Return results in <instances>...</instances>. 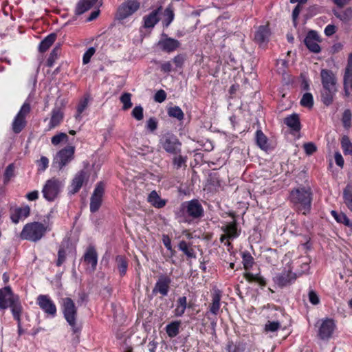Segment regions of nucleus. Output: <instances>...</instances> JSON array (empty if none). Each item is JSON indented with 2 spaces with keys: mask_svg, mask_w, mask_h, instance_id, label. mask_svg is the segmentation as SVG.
I'll list each match as a JSON object with an SVG mask.
<instances>
[{
  "mask_svg": "<svg viewBox=\"0 0 352 352\" xmlns=\"http://www.w3.org/2000/svg\"><path fill=\"white\" fill-rule=\"evenodd\" d=\"M49 160L46 157H41L38 162L39 170L44 171L48 166Z\"/></svg>",
  "mask_w": 352,
  "mask_h": 352,
  "instance_id": "61",
  "label": "nucleus"
},
{
  "mask_svg": "<svg viewBox=\"0 0 352 352\" xmlns=\"http://www.w3.org/2000/svg\"><path fill=\"white\" fill-rule=\"evenodd\" d=\"M171 282V278L168 276L161 274L153 289V294L160 293L162 296H166L168 294Z\"/></svg>",
  "mask_w": 352,
  "mask_h": 352,
  "instance_id": "14",
  "label": "nucleus"
},
{
  "mask_svg": "<svg viewBox=\"0 0 352 352\" xmlns=\"http://www.w3.org/2000/svg\"><path fill=\"white\" fill-rule=\"evenodd\" d=\"M174 155L175 157L173 159V164L177 169H179L182 166H186V157L181 155L180 153Z\"/></svg>",
  "mask_w": 352,
  "mask_h": 352,
  "instance_id": "46",
  "label": "nucleus"
},
{
  "mask_svg": "<svg viewBox=\"0 0 352 352\" xmlns=\"http://www.w3.org/2000/svg\"><path fill=\"white\" fill-rule=\"evenodd\" d=\"M313 199V193L310 187L300 186L292 189L289 200L295 210L304 215L310 213Z\"/></svg>",
  "mask_w": 352,
  "mask_h": 352,
  "instance_id": "1",
  "label": "nucleus"
},
{
  "mask_svg": "<svg viewBox=\"0 0 352 352\" xmlns=\"http://www.w3.org/2000/svg\"><path fill=\"white\" fill-rule=\"evenodd\" d=\"M284 124L294 131L298 132L300 129V122L297 113H293L286 117L284 119Z\"/></svg>",
  "mask_w": 352,
  "mask_h": 352,
  "instance_id": "27",
  "label": "nucleus"
},
{
  "mask_svg": "<svg viewBox=\"0 0 352 352\" xmlns=\"http://www.w3.org/2000/svg\"><path fill=\"white\" fill-rule=\"evenodd\" d=\"M309 302L314 305H316L320 302V299H319L318 296L313 290H311L309 292Z\"/></svg>",
  "mask_w": 352,
  "mask_h": 352,
  "instance_id": "60",
  "label": "nucleus"
},
{
  "mask_svg": "<svg viewBox=\"0 0 352 352\" xmlns=\"http://www.w3.org/2000/svg\"><path fill=\"white\" fill-rule=\"evenodd\" d=\"M303 148L307 155H311L317 150L316 146L313 142H307L303 144Z\"/></svg>",
  "mask_w": 352,
  "mask_h": 352,
  "instance_id": "56",
  "label": "nucleus"
},
{
  "mask_svg": "<svg viewBox=\"0 0 352 352\" xmlns=\"http://www.w3.org/2000/svg\"><path fill=\"white\" fill-rule=\"evenodd\" d=\"M82 260L88 266L87 270L89 272L92 273L96 270L98 263V254L94 247L89 246L87 249Z\"/></svg>",
  "mask_w": 352,
  "mask_h": 352,
  "instance_id": "15",
  "label": "nucleus"
},
{
  "mask_svg": "<svg viewBox=\"0 0 352 352\" xmlns=\"http://www.w3.org/2000/svg\"><path fill=\"white\" fill-rule=\"evenodd\" d=\"M162 36L164 38H161L158 41L157 45L162 51L170 53L179 47L180 42L178 40L168 37L167 35L164 33Z\"/></svg>",
  "mask_w": 352,
  "mask_h": 352,
  "instance_id": "16",
  "label": "nucleus"
},
{
  "mask_svg": "<svg viewBox=\"0 0 352 352\" xmlns=\"http://www.w3.org/2000/svg\"><path fill=\"white\" fill-rule=\"evenodd\" d=\"M63 119V113L58 108H54L52 111V116L48 124V130H51L58 126Z\"/></svg>",
  "mask_w": 352,
  "mask_h": 352,
  "instance_id": "26",
  "label": "nucleus"
},
{
  "mask_svg": "<svg viewBox=\"0 0 352 352\" xmlns=\"http://www.w3.org/2000/svg\"><path fill=\"white\" fill-rule=\"evenodd\" d=\"M30 105L28 102H25L21 109L15 116L12 127L15 133H19L26 124L25 117L30 111Z\"/></svg>",
  "mask_w": 352,
  "mask_h": 352,
  "instance_id": "9",
  "label": "nucleus"
},
{
  "mask_svg": "<svg viewBox=\"0 0 352 352\" xmlns=\"http://www.w3.org/2000/svg\"><path fill=\"white\" fill-rule=\"evenodd\" d=\"M270 30L266 26H260L254 35L255 41L261 46L265 44L270 37Z\"/></svg>",
  "mask_w": 352,
  "mask_h": 352,
  "instance_id": "24",
  "label": "nucleus"
},
{
  "mask_svg": "<svg viewBox=\"0 0 352 352\" xmlns=\"http://www.w3.org/2000/svg\"><path fill=\"white\" fill-rule=\"evenodd\" d=\"M140 8V3L136 0H128L122 3L118 9L117 19L123 20L135 13Z\"/></svg>",
  "mask_w": 352,
  "mask_h": 352,
  "instance_id": "10",
  "label": "nucleus"
},
{
  "mask_svg": "<svg viewBox=\"0 0 352 352\" xmlns=\"http://www.w3.org/2000/svg\"><path fill=\"white\" fill-rule=\"evenodd\" d=\"M256 142L262 150L267 151L269 148L268 139L261 130H257L255 135Z\"/></svg>",
  "mask_w": 352,
  "mask_h": 352,
  "instance_id": "30",
  "label": "nucleus"
},
{
  "mask_svg": "<svg viewBox=\"0 0 352 352\" xmlns=\"http://www.w3.org/2000/svg\"><path fill=\"white\" fill-rule=\"evenodd\" d=\"M336 327L333 320L330 318L322 320L318 327V337L323 340H329L331 338Z\"/></svg>",
  "mask_w": 352,
  "mask_h": 352,
  "instance_id": "13",
  "label": "nucleus"
},
{
  "mask_svg": "<svg viewBox=\"0 0 352 352\" xmlns=\"http://www.w3.org/2000/svg\"><path fill=\"white\" fill-rule=\"evenodd\" d=\"M185 59V56L184 54H177L173 58V62L175 65V69L183 67Z\"/></svg>",
  "mask_w": 352,
  "mask_h": 352,
  "instance_id": "55",
  "label": "nucleus"
},
{
  "mask_svg": "<svg viewBox=\"0 0 352 352\" xmlns=\"http://www.w3.org/2000/svg\"><path fill=\"white\" fill-rule=\"evenodd\" d=\"M116 267L119 271L120 275L123 276L126 274L128 262L124 256L118 255L116 258Z\"/></svg>",
  "mask_w": 352,
  "mask_h": 352,
  "instance_id": "34",
  "label": "nucleus"
},
{
  "mask_svg": "<svg viewBox=\"0 0 352 352\" xmlns=\"http://www.w3.org/2000/svg\"><path fill=\"white\" fill-rule=\"evenodd\" d=\"M352 78V67L346 66L344 75L343 82H349Z\"/></svg>",
  "mask_w": 352,
  "mask_h": 352,
  "instance_id": "63",
  "label": "nucleus"
},
{
  "mask_svg": "<svg viewBox=\"0 0 352 352\" xmlns=\"http://www.w3.org/2000/svg\"><path fill=\"white\" fill-rule=\"evenodd\" d=\"M179 250L182 251L188 258H195V254L193 249L188 247L185 241H181L178 245Z\"/></svg>",
  "mask_w": 352,
  "mask_h": 352,
  "instance_id": "42",
  "label": "nucleus"
},
{
  "mask_svg": "<svg viewBox=\"0 0 352 352\" xmlns=\"http://www.w3.org/2000/svg\"><path fill=\"white\" fill-rule=\"evenodd\" d=\"M301 106L311 109L314 106V98L311 93H305L303 94L300 102Z\"/></svg>",
  "mask_w": 352,
  "mask_h": 352,
  "instance_id": "43",
  "label": "nucleus"
},
{
  "mask_svg": "<svg viewBox=\"0 0 352 352\" xmlns=\"http://www.w3.org/2000/svg\"><path fill=\"white\" fill-rule=\"evenodd\" d=\"M162 10V7L153 10L151 13L143 17V27L146 29H152L159 22V14Z\"/></svg>",
  "mask_w": 352,
  "mask_h": 352,
  "instance_id": "21",
  "label": "nucleus"
},
{
  "mask_svg": "<svg viewBox=\"0 0 352 352\" xmlns=\"http://www.w3.org/2000/svg\"><path fill=\"white\" fill-rule=\"evenodd\" d=\"M221 230L228 235L229 239H234L238 237L239 235V233L237 231L236 223L235 221L222 226Z\"/></svg>",
  "mask_w": 352,
  "mask_h": 352,
  "instance_id": "31",
  "label": "nucleus"
},
{
  "mask_svg": "<svg viewBox=\"0 0 352 352\" xmlns=\"http://www.w3.org/2000/svg\"><path fill=\"white\" fill-rule=\"evenodd\" d=\"M104 192V184L100 182L97 184L90 198V211L92 213L97 212L102 202V197Z\"/></svg>",
  "mask_w": 352,
  "mask_h": 352,
  "instance_id": "12",
  "label": "nucleus"
},
{
  "mask_svg": "<svg viewBox=\"0 0 352 352\" xmlns=\"http://www.w3.org/2000/svg\"><path fill=\"white\" fill-rule=\"evenodd\" d=\"M147 201L157 208H162L165 206L166 204V200L161 199L155 190H153L149 193Z\"/></svg>",
  "mask_w": 352,
  "mask_h": 352,
  "instance_id": "28",
  "label": "nucleus"
},
{
  "mask_svg": "<svg viewBox=\"0 0 352 352\" xmlns=\"http://www.w3.org/2000/svg\"><path fill=\"white\" fill-rule=\"evenodd\" d=\"M341 147L344 155H352V142L348 136L344 135L342 138Z\"/></svg>",
  "mask_w": 352,
  "mask_h": 352,
  "instance_id": "40",
  "label": "nucleus"
},
{
  "mask_svg": "<svg viewBox=\"0 0 352 352\" xmlns=\"http://www.w3.org/2000/svg\"><path fill=\"white\" fill-rule=\"evenodd\" d=\"M74 151V147L72 146H67L59 151L54 158V166L58 169H62L73 159Z\"/></svg>",
  "mask_w": 352,
  "mask_h": 352,
  "instance_id": "8",
  "label": "nucleus"
},
{
  "mask_svg": "<svg viewBox=\"0 0 352 352\" xmlns=\"http://www.w3.org/2000/svg\"><path fill=\"white\" fill-rule=\"evenodd\" d=\"M144 109L141 105L135 106L131 112L132 116L137 120H142L144 118Z\"/></svg>",
  "mask_w": 352,
  "mask_h": 352,
  "instance_id": "51",
  "label": "nucleus"
},
{
  "mask_svg": "<svg viewBox=\"0 0 352 352\" xmlns=\"http://www.w3.org/2000/svg\"><path fill=\"white\" fill-rule=\"evenodd\" d=\"M68 136L65 133H59L57 135L53 136L52 138V144L54 146L58 145L60 142H67L68 141Z\"/></svg>",
  "mask_w": 352,
  "mask_h": 352,
  "instance_id": "49",
  "label": "nucleus"
},
{
  "mask_svg": "<svg viewBox=\"0 0 352 352\" xmlns=\"http://www.w3.org/2000/svg\"><path fill=\"white\" fill-rule=\"evenodd\" d=\"M161 71L164 73H170L173 69V66L170 61L162 63L160 66Z\"/></svg>",
  "mask_w": 352,
  "mask_h": 352,
  "instance_id": "62",
  "label": "nucleus"
},
{
  "mask_svg": "<svg viewBox=\"0 0 352 352\" xmlns=\"http://www.w3.org/2000/svg\"><path fill=\"white\" fill-rule=\"evenodd\" d=\"M351 111L346 109L344 111L342 116V122L344 127H349L351 126Z\"/></svg>",
  "mask_w": 352,
  "mask_h": 352,
  "instance_id": "58",
  "label": "nucleus"
},
{
  "mask_svg": "<svg viewBox=\"0 0 352 352\" xmlns=\"http://www.w3.org/2000/svg\"><path fill=\"white\" fill-rule=\"evenodd\" d=\"M96 49L94 47H90L83 54L82 63L86 65L90 62L91 58L95 54Z\"/></svg>",
  "mask_w": 352,
  "mask_h": 352,
  "instance_id": "53",
  "label": "nucleus"
},
{
  "mask_svg": "<svg viewBox=\"0 0 352 352\" xmlns=\"http://www.w3.org/2000/svg\"><path fill=\"white\" fill-rule=\"evenodd\" d=\"M88 105V100L87 98L81 100L77 106V112L75 115V118L77 120H81V113L85 110Z\"/></svg>",
  "mask_w": 352,
  "mask_h": 352,
  "instance_id": "48",
  "label": "nucleus"
},
{
  "mask_svg": "<svg viewBox=\"0 0 352 352\" xmlns=\"http://www.w3.org/2000/svg\"><path fill=\"white\" fill-rule=\"evenodd\" d=\"M241 256L243 259V267L245 270H249L254 263V258L252 256L251 254L248 251H244L241 253Z\"/></svg>",
  "mask_w": 352,
  "mask_h": 352,
  "instance_id": "39",
  "label": "nucleus"
},
{
  "mask_svg": "<svg viewBox=\"0 0 352 352\" xmlns=\"http://www.w3.org/2000/svg\"><path fill=\"white\" fill-rule=\"evenodd\" d=\"M337 91V87L322 88L321 91V100L323 104L326 106L331 104Z\"/></svg>",
  "mask_w": 352,
  "mask_h": 352,
  "instance_id": "22",
  "label": "nucleus"
},
{
  "mask_svg": "<svg viewBox=\"0 0 352 352\" xmlns=\"http://www.w3.org/2000/svg\"><path fill=\"white\" fill-rule=\"evenodd\" d=\"M174 12L173 6L169 5L164 10V20L163 25L165 28H168L174 19Z\"/></svg>",
  "mask_w": 352,
  "mask_h": 352,
  "instance_id": "35",
  "label": "nucleus"
},
{
  "mask_svg": "<svg viewBox=\"0 0 352 352\" xmlns=\"http://www.w3.org/2000/svg\"><path fill=\"white\" fill-rule=\"evenodd\" d=\"M220 300L221 295L219 293L213 294L210 311L214 315H217L219 313L220 309Z\"/></svg>",
  "mask_w": 352,
  "mask_h": 352,
  "instance_id": "38",
  "label": "nucleus"
},
{
  "mask_svg": "<svg viewBox=\"0 0 352 352\" xmlns=\"http://www.w3.org/2000/svg\"><path fill=\"white\" fill-rule=\"evenodd\" d=\"M146 127L151 132L155 131L157 129V119L155 118H154V117L150 118L146 121Z\"/></svg>",
  "mask_w": 352,
  "mask_h": 352,
  "instance_id": "54",
  "label": "nucleus"
},
{
  "mask_svg": "<svg viewBox=\"0 0 352 352\" xmlns=\"http://www.w3.org/2000/svg\"><path fill=\"white\" fill-rule=\"evenodd\" d=\"M56 38V34L52 33L47 36L39 44L38 50L41 52H46L50 46L54 43Z\"/></svg>",
  "mask_w": 352,
  "mask_h": 352,
  "instance_id": "33",
  "label": "nucleus"
},
{
  "mask_svg": "<svg viewBox=\"0 0 352 352\" xmlns=\"http://www.w3.org/2000/svg\"><path fill=\"white\" fill-rule=\"evenodd\" d=\"M162 148L169 154L177 155L181 153L182 143L178 138L172 133H166L160 139Z\"/></svg>",
  "mask_w": 352,
  "mask_h": 352,
  "instance_id": "7",
  "label": "nucleus"
},
{
  "mask_svg": "<svg viewBox=\"0 0 352 352\" xmlns=\"http://www.w3.org/2000/svg\"><path fill=\"white\" fill-rule=\"evenodd\" d=\"M244 277L248 282H256L261 286L266 285L265 278L258 274H254L252 273L247 272L244 274Z\"/></svg>",
  "mask_w": 352,
  "mask_h": 352,
  "instance_id": "37",
  "label": "nucleus"
},
{
  "mask_svg": "<svg viewBox=\"0 0 352 352\" xmlns=\"http://www.w3.org/2000/svg\"><path fill=\"white\" fill-rule=\"evenodd\" d=\"M180 212L183 214V219L180 222L190 223L191 220L197 219L204 216V208L197 199L185 201L180 206Z\"/></svg>",
  "mask_w": 352,
  "mask_h": 352,
  "instance_id": "3",
  "label": "nucleus"
},
{
  "mask_svg": "<svg viewBox=\"0 0 352 352\" xmlns=\"http://www.w3.org/2000/svg\"><path fill=\"white\" fill-rule=\"evenodd\" d=\"M319 41V36L317 32L314 30H311L306 36L304 43L309 51L314 53H318L320 52V47L318 42Z\"/></svg>",
  "mask_w": 352,
  "mask_h": 352,
  "instance_id": "18",
  "label": "nucleus"
},
{
  "mask_svg": "<svg viewBox=\"0 0 352 352\" xmlns=\"http://www.w3.org/2000/svg\"><path fill=\"white\" fill-rule=\"evenodd\" d=\"M322 88L337 87V79L332 71L322 69L320 71Z\"/></svg>",
  "mask_w": 352,
  "mask_h": 352,
  "instance_id": "19",
  "label": "nucleus"
},
{
  "mask_svg": "<svg viewBox=\"0 0 352 352\" xmlns=\"http://www.w3.org/2000/svg\"><path fill=\"white\" fill-rule=\"evenodd\" d=\"M228 352H243L245 346L242 344H234L232 342H228L227 345Z\"/></svg>",
  "mask_w": 352,
  "mask_h": 352,
  "instance_id": "50",
  "label": "nucleus"
},
{
  "mask_svg": "<svg viewBox=\"0 0 352 352\" xmlns=\"http://www.w3.org/2000/svg\"><path fill=\"white\" fill-rule=\"evenodd\" d=\"M98 0H80L76 4L75 14L81 15L90 10Z\"/></svg>",
  "mask_w": 352,
  "mask_h": 352,
  "instance_id": "25",
  "label": "nucleus"
},
{
  "mask_svg": "<svg viewBox=\"0 0 352 352\" xmlns=\"http://www.w3.org/2000/svg\"><path fill=\"white\" fill-rule=\"evenodd\" d=\"M65 245L63 243L59 247V250L58 252V259L56 261V265L60 266L66 260V250Z\"/></svg>",
  "mask_w": 352,
  "mask_h": 352,
  "instance_id": "47",
  "label": "nucleus"
},
{
  "mask_svg": "<svg viewBox=\"0 0 352 352\" xmlns=\"http://www.w3.org/2000/svg\"><path fill=\"white\" fill-rule=\"evenodd\" d=\"M10 308L13 318L16 322L21 321L23 307L17 295H14L10 286L0 289V309Z\"/></svg>",
  "mask_w": 352,
  "mask_h": 352,
  "instance_id": "2",
  "label": "nucleus"
},
{
  "mask_svg": "<svg viewBox=\"0 0 352 352\" xmlns=\"http://www.w3.org/2000/svg\"><path fill=\"white\" fill-rule=\"evenodd\" d=\"M14 175V166L10 164L7 166L4 173V183L7 184Z\"/></svg>",
  "mask_w": 352,
  "mask_h": 352,
  "instance_id": "57",
  "label": "nucleus"
},
{
  "mask_svg": "<svg viewBox=\"0 0 352 352\" xmlns=\"http://www.w3.org/2000/svg\"><path fill=\"white\" fill-rule=\"evenodd\" d=\"M166 93L163 89H160V90L157 91L155 93V96H154L155 100L160 103L164 102L166 100Z\"/></svg>",
  "mask_w": 352,
  "mask_h": 352,
  "instance_id": "59",
  "label": "nucleus"
},
{
  "mask_svg": "<svg viewBox=\"0 0 352 352\" xmlns=\"http://www.w3.org/2000/svg\"><path fill=\"white\" fill-rule=\"evenodd\" d=\"M280 327V324L277 321H268L265 324V330L266 331L275 332Z\"/></svg>",
  "mask_w": 352,
  "mask_h": 352,
  "instance_id": "52",
  "label": "nucleus"
},
{
  "mask_svg": "<svg viewBox=\"0 0 352 352\" xmlns=\"http://www.w3.org/2000/svg\"><path fill=\"white\" fill-rule=\"evenodd\" d=\"M120 102L123 104L122 109L126 111L130 109L133 104L131 102V94L130 93H124L120 98Z\"/></svg>",
  "mask_w": 352,
  "mask_h": 352,
  "instance_id": "45",
  "label": "nucleus"
},
{
  "mask_svg": "<svg viewBox=\"0 0 352 352\" xmlns=\"http://www.w3.org/2000/svg\"><path fill=\"white\" fill-rule=\"evenodd\" d=\"M36 303L39 307L51 318H54L57 313L55 303L47 295L41 294L37 297Z\"/></svg>",
  "mask_w": 352,
  "mask_h": 352,
  "instance_id": "11",
  "label": "nucleus"
},
{
  "mask_svg": "<svg viewBox=\"0 0 352 352\" xmlns=\"http://www.w3.org/2000/svg\"><path fill=\"white\" fill-rule=\"evenodd\" d=\"M62 311L65 320L74 333L80 331V327L77 324V308L74 302L70 298L66 297L62 299Z\"/></svg>",
  "mask_w": 352,
  "mask_h": 352,
  "instance_id": "4",
  "label": "nucleus"
},
{
  "mask_svg": "<svg viewBox=\"0 0 352 352\" xmlns=\"http://www.w3.org/2000/svg\"><path fill=\"white\" fill-rule=\"evenodd\" d=\"M336 28L334 25L329 24L326 26V28L324 29V34L327 36H330L336 32Z\"/></svg>",
  "mask_w": 352,
  "mask_h": 352,
  "instance_id": "64",
  "label": "nucleus"
},
{
  "mask_svg": "<svg viewBox=\"0 0 352 352\" xmlns=\"http://www.w3.org/2000/svg\"><path fill=\"white\" fill-rule=\"evenodd\" d=\"M168 114L170 117L177 118L179 120H182L184 118V113L178 106L170 107L168 109Z\"/></svg>",
  "mask_w": 352,
  "mask_h": 352,
  "instance_id": "44",
  "label": "nucleus"
},
{
  "mask_svg": "<svg viewBox=\"0 0 352 352\" xmlns=\"http://www.w3.org/2000/svg\"><path fill=\"white\" fill-rule=\"evenodd\" d=\"M331 214L338 223H342L345 226H347L352 229V223L351 222V221L347 217L345 213L342 212L331 210Z\"/></svg>",
  "mask_w": 352,
  "mask_h": 352,
  "instance_id": "29",
  "label": "nucleus"
},
{
  "mask_svg": "<svg viewBox=\"0 0 352 352\" xmlns=\"http://www.w3.org/2000/svg\"><path fill=\"white\" fill-rule=\"evenodd\" d=\"M30 214V208L25 206L22 208H17L11 214L10 218L13 223H18L20 219L28 217Z\"/></svg>",
  "mask_w": 352,
  "mask_h": 352,
  "instance_id": "23",
  "label": "nucleus"
},
{
  "mask_svg": "<svg viewBox=\"0 0 352 352\" xmlns=\"http://www.w3.org/2000/svg\"><path fill=\"white\" fill-rule=\"evenodd\" d=\"M60 53V45H57L54 47L53 50L51 52L47 60V65L48 67H52L56 60L58 58L59 54Z\"/></svg>",
  "mask_w": 352,
  "mask_h": 352,
  "instance_id": "41",
  "label": "nucleus"
},
{
  "mask_svg": "<svg viewBox=\"0 0 352 352\" xmlns=\"http://www.w3.org/2000/svg\"><path fill=\"white\" fill-rule=\"evenodd\" d=\"M63 186V182L58 178L52 177L47 180L42 189L43 197L48 201H54L60 193Z\"/></svg>",
  "mask_w": 352,
  "mask_h": 352,
  "instance_id": "6",
  "label": "nucleus"
},
{
  "mask_svg": "<svg viewBox=\"0 0 352 352\" xmlns=\"http://www.w3.org/2000/svg\"><path fill=\"white\" fill-rule=\"evenodd\" d=\"M47 227L42 223L32 222L24 226L20 237L23 240H28L33 242L39 241L45 234Z\"/></svg>",
  "mask_w": 352,
  "mask_h": 352,
  "instance_id": "5",
  "label": "nucleus"
},
{
  "mask_svg": "<svg viewBox=\"0 0 352 352\" xmlns=\"http://www.w3.org/2000/svg\"><path fill=\"white\" fill-rule=\"evenodd\" d=\"M180 326L179 321H174L167 324L166 327V331L170 338H174L179 333V329Z\"/></svg>",
  "mask_w": 352,
  "mask_h": 352,
  "instance_id": "36",
  "label": "nucleus"
},
{
  "mask_svg": "<svg viewBox=\"0 0 352 352\" xmlns=\"http://www.w3.org/2000/svg\"><path fill=\"white\" fill-rule=\"evenodd\" d=\"M333 14L336 18L344 23H348L352 19V8H347L344 10H333Z\"/></svg>",
  "mask_w": 352,
  "mask_h": 352,
  "instance_id": "32",
  "label": "nucleus"
},
{
  "mask_svg": "<svg viewBox=\"0 0 352 352\" xmlns=\"http://www.w3.org/2000/svg\"><path fill=\"white\" fill-rule=\"evenodd\" d=\"M88 179L89 175L85 170H81L78 172L72 179L69 192L71 195H74L78 192L82 186L84 182Z\"/></svg>",
  "mask_w": 352,
  "mask_h": 352,
  "instance_id": "17",
  "label": "nucleus"
},
{
  "mask_svg": "<svg viewBox=\"0 0 352 352\" xmlns=\"http://www.w3.org/2000/svg\"><path fill=\"white\" fill-rule=\"evenodd\" d=\"M296 278V274L292 272L291 271H283L281 273L277 274L274 280L276 284L278 286L283 287L290 283H292Z\"/></svg>",
  "mask_w": 352,
  "mask_h": 352,
  "instance_id": "20",
  "label": "nucleus"
}]
</instances>
